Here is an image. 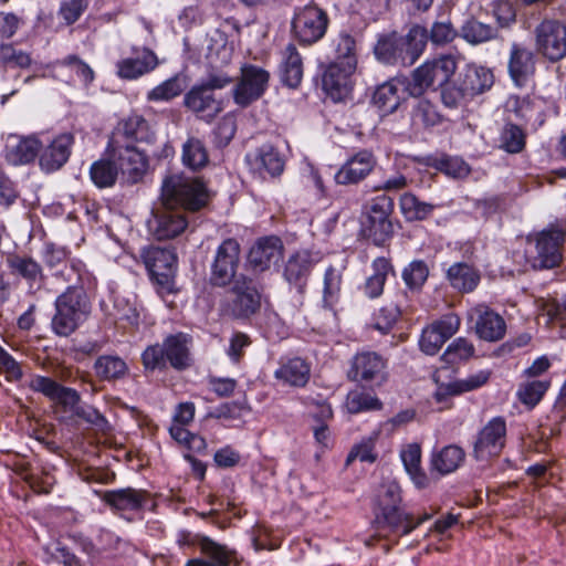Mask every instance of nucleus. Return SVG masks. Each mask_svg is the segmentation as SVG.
<instances>
[{"mask_svg":"<svg viewBox=\"0 0 566 566\" xmlns=\"http://www.w3.org/2000/svg\"><path fill=\"white\" fill-rule=\"evenodd\" d=\"M161 206L153 210L148 220L151 234L159 241L182 234L189 221L186 211H199L210 201V193L200 178L171 174L164 178L160 190Z\"/></svg>","mask_w":566,"mask_h":566,"instance_id":"nucleus-1","label":"nucleus"},{"mask_svg":"<svg viewBox=\"0 0 566 566\" xmlns=\"http://www.w3.org/2000/svg\"><path fill=\"white\" fill-rule=\"evenodd\" d=\"M427 43V28L415 24L406 35L396 31L379 35L374 54L384 64L411 66L421 56Z\"/></svg>","mask_w":566,"mask_h":566,"instance_id":"nucleus-2","label":"nucleus"},{"mask_svg":"<svg viewBox=\"0 0 566 566\" xmlns=\"http://www.w3.org/2000/svg\"><path fill=\"white\" fill-rule=\"evenodd\" d=\"M401 488L395 480L385 481L377 493L373 526L378 536L408 535L407 512L401 507Z\"/></svg>","mask_w":566,"mask_h":566,"instance_id":"nucleus-3","label":"nucleus"},{"mask_svg":"<svg viewBox=\"0 0 566 566\" xmlns=\"http://www.w3.org/2000/svg\"><path fill=\"white\" fill-rule=\"evenodd\" d=\"M51 319L52 332L60 337H69L88 318L92 304L86 291L71 290L61 293L54 302Z\"/></svg>","mask_w":566,"mask_h":566,"instance_id":"nucleus-4","label":"nucleus"},{"mask_svg":"<svg viewBox=\"0 0 566 566\" xmlns=\"http://www.w3.org/2000/svg\"><path fill=\"white\" fill-rule=\"evenodd\" d=\"M395 202L388 195L371 198L364 208L361 234L374 245L385 248L395 235L391 216Z\"/></svg>","mask_w":566,"mask_h":566,"instance_id":"nucleus-5","label":"nucleus"},{"mask_svg":"<svg viewBox=\"0 0 566 566\" xmlns=\"http://www.w3.org/2000/svg\"><path fill=\"white\" fill-rule=\"evenodd\" d=\"M455 70V57L450 54L427 61L415 69L406 80L405 91L411 97H421L428 90L436 91L449 82Z\"/></svg>","mask_w":566,"mask_h":566,"instance_id":"nucleus-6","label":"nucleus"},{"mask_svg":"<svg viewBox=\"0 0 566 566\" xmlns=\"http://www.w3.org/2000/svg\"><path fill=\"white\" fill-rule=\"evenodd\" d=\"M566 232L562 228L551 227L526 239L525 254L534 269H553L562 261V245Z\"/></svg>","mask_w":566,"mask_h":566,"instance_id":"nucleus-7","label":"nucleus"},{"mask_svg":"<svg viewBox=\"0 0 566 566\" xmlns=\"http://www.w3.org/2000/svg\"><path fill=\"white\" fill-rule=\"evenodd\" d=\"M327 12L315 3L295 7L291 20V36L302 46H311L321 41L328 29Z\"/></svg>","mask_w":566,"mask_h":566,"instance_id":"nucleus-8","label":"nucleus"},{"mask_svg":"<svg viewBox=\"0 0 566 566\" xmlns=\"http://www.w3.org/2000/svg\"><path fill=\"white\" fill-rule=\"evenodd\" d=\"M231 284V297L226 304L227 314L235 319H249L259 313L261 293L255 281L245 274H239Z\"/></svg>","mask_w":566,"mask_h":566,"instance_id":"nucleus-9","label":"nucleus"},{"mask_svg":"<svg viewBox=\"0 0 566 566\" xmlns=\"http://www.w3.org/2000/svg\"><path fill=\"white\" fill-rule=\"evenodd\" d=\"M241 247L237 239L228 238L217 248L210 264L209 282L216 287L229 286L239 276Z\"/></svg>","mask_w":566,"mask_h":566,"instance_id":"nucleus-10","label":"nucleus"},{"mask_svg":"<svg viewBox=\"0 0 566 566\" xmlns=\"http://www.w3.org/2000/svg\"><path fill=\"white\" fill-rule=\"evenodd\" d=\"M536 52L552 63L566 57V25L555 19H544L535 30Z\"/></svg>","mask_w":566,"mask_h":566,"instance_id":"nucleus-11","label":"nucleus"},{"mask_svg":"<svg viewBox=\"0 0 566 566\" xmlns=\"http://www.w3.org/2000/svg\"><path fill=\"white\" fill-rule=\"evenodd\" d=\"M388 360L374 350L357 352L350 359L347 378L360 384L382 385L388 379Z\"/></svg>","mask_w":566,"mask_h":566,"instance_id":"nucleus-12","label":"nucleus"},{"mask_svg":"<svg viewBox=\"0 0 566 566\" xmlns=\"http://www.w3.org/2000/svg\"><path fill=\"white\" fill-rule=\"evenodd\" d=\"M270 73L254 64H243L240 77L232 90L233 101L245 108L260 99L269 87Z\"/></svg>","mask_w":566,"mask_h":566,"instance_id":"nucleus-13","label":"nucleus"},{"mask_svg":"<svg viewBox=\"0 0 566 566\" xmlns=\"http://www.w3.org/2000/svg\"><path fill=\"white\" fill-rule=\"evenodd\" d=\"M154 283L169 291L177 270V254L172 249L149 245L140 254Z\"/></svg>","mask_w":566,"mask_h":566,"instance_id":"nucleus-14","label":"nucleus"},{"mask_svg":"<svg viewBox=\"0 0 566 566\" xmlns=\"http://www.w3.org/2000/svg\"><path fill=\"white\" fill-rule=\"evenodd\" d=\"M105 155L115 159L119 171L129 185L143 180L148 170V158L136 145L107 143Z\"/></svg>","mask_w":566,"mask_h":566,"instance_id":"nucleus-15","label":"nucleus"},{"mask_svg":"<svg viewBox=\"0 0 566 566\" xmlns=\"http://www.w3.org/2000/svg\"><path fill=\"white\" fill-rule=\"evenodd\" d=\"M507 437L506 420L497 416L490 419L476 433L472 457L476 461L499 457L505 448Z\"/></svg>","mask_w":566,"mask_h":566,"instance_id":"nucleus-16","label":"nucleus"},{"mask_svg":"<svg viewBox=\"0 0 566 566\" xmlns=\"http://www.w3.org/2000/svg\"><path fill=\"white\" fill-rule=\"evenodd\" d=\"M184 106L206 123H211L224 108L222 98L201 83L193 85L185 94Z\"/></svg>","mask_w":566,"mask_h":566,"instance_id":"nucleus-17","label":"nucleus"},{"mask_svg":"<svg viewBox=\"0 0 566 566\" xmlns=\"http://www.w3.org/2000/svg\"><path fill=\"white\" fill-rule=\"evenodd\" d=\"M159 64L157 54L146 46H133L130 55L116 63V75L126 81L137 80L153 72Z\"/></svg>","mask_w":566,"mask_h":566,"instance_id":"nucleus-18","label":"nucleus"},{"mask_svg":"<svg viewBox=\"0 0 566 566\" xmlns=\"http://www.w3.org/2000/svg\"><path fill=\"white\" fill-rule=\"evenodd\" d=\"M357 66L342 62H331L322 77L325 93L335 102L346 99L353 91L352 76Z\"/></svg>","mask_w":566,"mask_h":566,"instance_id":"nucleus-19","label":"nucleus"},{"mask_svg":"<svg viewBox=\"0 0 566 566\" xmlns=\"http://www.w3.org/2000/svg\"><path fill=\"white\" fill-rule=\"evenodd\" d=\"M155 139L156 135L151 130L147 119L139 114H130L117 124L108 143L122 145H136L137 143L153 144Z\"/></svg>","mask_w":566,"mask_h":566,"instance_id":"nucleus-20","label":"nucleus"},{"mask_svg":"<svg viewBox=\"0 0 566 566\" xmlns=\"http://www.w3.org/2000/svg\"><path fill=\"white\" fill-rule=\"evenodd\" d=\"M377 165V158L373 151L360 149L350 156L337 170L334 180L337 185H357L365 180Z\"/></svg>","mask_w":566,"mask_h":566,"instance_id":"nucleus-21","label":"nucleus"},{"mask_svg":"<svg viewBox=\"0 0 566 566\" xmlns=\"http://www.w3.org/2000/svg\"><path fill=\"white\" fill-rule=\"evenodd\" d=\"M283 251L284 245L279 237L269 235L260 238L249 251L248 265L254 272H264L282 259Z\"/></svg>","mask_w":566,"mask_h":566,"instance_id":"nucleus-22","label":"nucleus"},{"mask_svg":"<svg viewBox=\"0 0 566 566\" xmlns=\"http://www.w3.org/2000/svg\"><path fill=\"white\" fill-rule=\"evenodd\" d=\"M74 136L70 133H63L56 136L45 147L39 151V166L46 174L60 170L69 160Z\"/></svg>","mask_w":566,"mask_h":566,"instance_id":"nucleus-23","label":"nucleus"},{"mask_svg":"<svg viewBox=\"0 0 566 566\" xmlns=\"http://www.w3.org/2000/svg\"><path fill=\"white\" fill-rule=\"evenodd\" d=\"M536 62L534 52L520 43H512L507 62V71L513 83L525 87L535 74Z\"/></svg>","mask_w":566,"mask_h":566,"instance_id":"nucleus-24","label":"nucleus"},{"mask_svg":"<svg viewBox=\"0 0 566 566\" xmlns=\"http://www.w3.org/2000/svg\"><path fill=\"white\" fill-rule=\"evenodd\" d=\"M470 318L474 322V331L479 338L486 342L502 339L506 332L504 318L494 310L480 304L471 311Z\"/></svg>","mask_w":566,"mask_h":566,"instance_id":"nucleus-25","label":"nucleus"},{"mask_svg":"<svg viewBox=\"0 0 566 566\" xmlns=\"http://www.w3.org/2000/svg\"><path fill=\"white\" fill-rule=\"evenodd\" d=\"M41 147L42 143L36 135L10 134L6 139L4 157L13 166L27 165L38 157Z\"/></svg>","mask_w":566,"mask_h":566,"instance_id":"nucleus-26","label":"nucleus"},{"mask_svg":"<svg viewBox=\"0 0 566 566\" xmlns=\"http://www.w3.org/2000/svg\"><path fill=\"white\" fill-rule=\"evenodd\" d=\"M98 495L112 510L123 512L142 511L149 500V493L146 490L134 488L102 491Z\"/></svg>","mask_w":566,"mask_h":566,"instance_id":"nucleus-27","label":"nucleus"},{"mask_svg":"<svg viewBox=\"0 0 566 566\" xmlns=\"http://www.w3.org/2000/svg\"><path fill=\"white\" fill-rule=\"evenodd\" d=\"M274 378L283 386L303 388L311 378V365L301 357H282Z\"/></svg>","mask_w":566,"mask_h":566,"instance_id":"nucleus-28","label":"nucleus"},{"mask_svg":"<svg viewBox=\"0 0 566 566\" xmlns=\"http://www.w3.org/2000/svg\"><path fill=\"white\" fill-rule=\"evenodd\" d=\"M198 547L202 558L189 559L186 566H231L237 563V553L209 537H201Z\"/></svg>","mask_w":566,"mask_h":566,"instance_id":"nucleus-29","label":"nucleus"},{"mask_svg":"<svg viewBox=\"0 0 566 566\" xmlns=\"http://www.w3.org/2000/svg\"><path fill=\"white\" fill-rule=\"evenodd\" d=\"M6 262L10 274L23 279L31 290H39L44 285L45 275L42 266L31 256L8 253Z\"/></svg>","mask_w":566,"mask_h":566,"instance_id":"nucleus-30","label":"nucleus"},{"mask_svg":"<svg viewBox=\"0 0 566 566\" xmlns=\"http://www.w3.org/2000/svg\"><path fill=\"white\" fill-rule=\"evenodd\" d=\"M460 90L472 99L476 95L490 90L494 83L492 71L485 66L468 64L457 78Z\"/></svg>","mask_w":566,"mask_h":566,"instance_id":"nucleus-31","label":"nucleus"},{"mask_svg":"<svg viewBox=\"0 0 566 566\" xmlns=\"http://www.w3.org/2000/svg\"><path fill=\"white\" fill-rule=\"evenodd\" d=\"M314 260L310 252L298 251L290 255L284 264L283 276L302 293L307 284L314 268Z\"/></svg>","mask_w":566,"mask_h":566,"instance_id":"nucleus-32","label":"nucleus"},{"mask_svg":"<svg viewBox=\"0 0 566 566\" xmlns=\"http://www.w3.org/2000/svg\"><path fill=\"white\" fill-rule=\"evenodd\" d=\"M2 465H4L15 475L17 483L21 481L23 485H27L29 489L35 492H48V490L40 486L39 479L34 476L32 473H30L29 462L25 460L24 457L17 453H11L9 451H2ZM21 491L22 494L17 488H11V493L14 496H27V493L24 492V486H22Z\"/></svg>","mask_w":566,"mask_h":566,"instance_id":"nucleus-33","label":"nucleus"},{"mask_svg":"<svg viewBox=\"0 0 566 566\" xmlns=\"http://www.w3.org/2000/svg\"><path fill=\"white\" fill-rule=\"evenodd\" d=\"M449 285L461 294L472 293L481 281L480 271L468 262H455L446 271Z\"/></svg>","mask_w":566,"mask_h":566,"instance_id":"nucleus-34","label":"nucleus"},{"mask_svg":"<svg viewBox=\"0 0 566 566\" xmlns=\"http://www.w3.org/2000/svg\"><path fill=\"white\" fill-rule=\"evenodd\" d=\"M191 337L185 333L168 335L164 342L168 365L176 370H185L191 365Z\"/></svg>","mask_w":566,"mask_h":566,"instance_id":"nucleus-35","label":"nucleus"},{"mask_svg":"<svg viewBox=\"0 0 566 566\" xmlns=\"http://www.w3.org/2000/svg\"><path fill=\"white\" fill-rule=\"evenodd\" d=\"M398 86L399 81L391 78L379 84L374 90L370 104L377 109L380 116H388L398 111L401 104Z\"/></svg>","mask_w":566,"mask_h":566,"instance_id":"nucleus-36","label":"nucleus"},{"mask_svg":"<svg viewBox=\"0 0 566 566\" xmlns=\"http://www.w3.org/2000/svg\"><path fill=\"white\" fill-rule=\"evenodd\" d=\"M413 161L420 166L434 168L452 178H465L471 172L470 166L463 159L449 155L415 157Z\"/></svg>","mask_w":566,"mask_h":566,"instance_id":"nucleus-37","label":"nucleus"},{"mask_svg":"<svg viewBox=\"0 0 566 566\" xmlns=\"http://www.w3.org/2000/svg\"><path fill=\"white\" fill-rule=\"evenodd\" d=\"M281 82L291 88L300 86L303 78V60L295 44L289 43L282 52L280 64Z\"/></svg>","mask_w":566,"mask_h":566,"instance_id":"nucleus-38","label":"nucleus"},{"mask_svg":"<svg viewBox=\"0 0 566 566\" xmlns=\"http://www.w3.org/2000/svg\"><path fill=\"white\" fill-rule=\"evenodd\" d=\"M416 98L410 113L411 125L415 128L429 130L443 122V115L430 99L423 96Z\"/></svg>","mask_w":566,"mask_h":566,"instance_id":"nucleus-39","label":"nucleus"},{"mask_svg":"<svg viewBox=\"0 0 566 566\" xmlns=\"http://www.w3.org/2000/svg\"><path fill=\"white\" fill-rule=\"evenodd\" d=\"M252 164L258 170H263L271 177H277L284 170L285 156L277 147L271 144H263L255 150Z\"/></svg>","mask_w":566,"mask_h":566,"instance_id":"nucleus-40","label":"nucleus"},{"mask_svg":"<svg viewBox=\"0 0 566 566\" xmlns=\"http://www.w3.org/2000/svg\"><path fill=\"white\" fill-rule=\"evenodd\" d=\"M371 269L373 274L366 279L361 289L367 297L377 298L384 292L388 274H395V269L390 259L385 256L376 258L371 263Z\"/></svg>","mask_w":566,"mask_h":566,"instance_id":"nucleus-41","label":"nucleus"},{"mask_svg":"<svg viewBox=\"0 0 566 566\" xmlns=\"http://www.w3.org/2000/svg\"><path fill=\"white\" fill-rule=\"evenodd\" d=\"M465 460L464 450L457 444H449L431 454V469L441 475L454 472Z\"/></svg>","mask_w":566,"mask_h":566,"instance_id":"nucleus-42","label":"nucleus"},{"mask_svg":"<svg viewBox=\"0 0 566 566\" xmlns=\"http://www.w3.org/2000/svg\"><path fill=\"white\" fill-rule=\"evenodd\" d=\"M96 377L103 381H116L124 379L129 368L127 363L117 355H101L93 365Z\"/></svg>","mask_w":566,"mask_h":566,"instance_id":"nucleus-43","label":"nucleus"},{"mask_svg":"<svg viewBox=\"0 0 566 566\" xmlns=\"http://www.w3.org/2000/svg\"><path fill=\"white\" fill-rule=\"evenodd\" d=\"M461 36L470 44H481L500 39L499 28L484 23L474 17L464 21L460 29Z\"/></svg>","mask_w":566,"mask_h":566,"instance_id":"nucleus-44","label":"nucleus"},{"mask_svg":"<svg viewBox=\"0 0 566 566\" xmlns=\"http://www.w3.org/2000/svg\"><path fill=\"white\" fill-rule=\"evenodd\" d=\"M118 174L115 159L107 155L94 161L90 168V178L99 189L112 188L117 181Z\"/></svg>","mask_w":566,"mask_h":566,"instance_id":"nucleus-45","label":"nucleus"},{"mask_svg":"<svg viewBox=\"0 0 566 566\" xmlns=\"http://www.w3.org/2000/svg\"><path fill=\"white\" fill-rule=\"evenodd\" d=\"M181 161L192 171H199L208 166L209 154L203 140L198 137H189L182 145Z\"/></svg>","mask_w":566,"mask_h":566,"instance_id":"nucleus-46","label":"nucleus"},{"mask_svg":"<svg viewBox=\"0 0 566 566\" xmlns=\"http://www.w3.org/2000/svg\"><path fill=\"white\" fill-rule=\"evenodd\" d=\"M430 275V268L424 260L416 259L401 271V279L411 294H420Z\"/></svg>","mask_w":566,"mask_h":566,"instance_id":"nucleus-47","label":"nucleus"},{"mask_svg":"<svg viewBox=\"0 0 566 566\" xmlns=\"http://www.w3.org/2000/svg\"><path fill=\"white\" fill-rule=\"evenodd\" d=\"M334 52L333 62L357 66V43L355 36L347 30L339 31L331 42Z\"/></svg>","mask_w":566,"mask_h":566,"instance_id":"nucleus-48","label":"nucleus"},{"mask_svg":"<svg viewBox=\"0 0 566 566\" xmlns=\"http://www.w3.org/2000/svg\"><path fill=\"white\" fill-rule=\"evenodd\" d=\"M400 210L406 221H423L428 219L436 209V206L421 201L416 195L406 192L399 200Z\"/></svg>","mask_w":566,"mask_h":566,"instance_id":"nucleus-49","label":"nucleus"},{"mask_svg":"<svg viewBox=\"0 0 566 566\" xmlns=\"http://www.w3.org/2000/svg\"><path fill=\"white\" fill-rule=\"evenodd\" d=\"M53 276L67 284L65 291H85L86 285L91 283V275L81 262L64 264L62 269L53 273Z\"/></svg>","mask_w":566,"mask_h":566,"instance_id":"nucleus-50","label":"nucleus"},{"mask_svg":"<svg viewBox=\"0 0 566 566\" xmlns=\"http://www.w3.org/2000/svg\"><path fill=\"white\" fill-rule=\"evenodd\" d=\"M525 145V132L518 125L506 123L499 136V147L507 154H518Z\"/></svg>","mask_w":566,"mask_h":566,"instance_id":"nucleus-51","label":"nucleus"},{"mask_svg":"<svg viewBox=\"0 0 566 566\" xmlns=\"http://www.w3.org/2000/svg\"><path fill=\"white\" fill-rule=\"evenodd\" d=\"M458 35L459 33L448 15H441L432 23L430 30L427 29L428 41L437 46L451 43Z\"/></svg>","mask_w":566,"mask_h":566,"instance_id":"nucleus-52","label":"nucleus"},{"mask_svg":"<svg viewBox=\"0 0 566 566\" xmlns=\"http://www.w3.org/2000/svg\"><path fill=\"white\" fill-rule=\"evenodd\" d=\"M551 386L549 380L532 379L520 384L517 389L518 400L530 408L535 407Z\"/></svg>","mask_w":566,"mask_h":566,"instance_id":"nucleus-53","label":"nucleus"},{"mask_svg":"<svg viewBox=\"0 0 566 566\" xmlns=\"http://www.w3.org/2000/svg\"><path fill=\"white\" fill-rule=\"evenodd\" d=\"M184 91V85L180 75H175L159 85L155 86L147 93V99L149 102H163L170 101L179 96Z\"/></svg>","mask_w":566,"mask_h":566,"instance_id":"nucleus-54","label":"nucleus"},{"mask_svg":"<svg viewBox=\"0 0 566 566\" xmlns=\"http://www.w3.org/2000/svg\"><path fill=\"white\" fill-rule=\"evenodd\" d=\"M474 346L464 337L454 339L441 356L448 365H455L462 360H467L474 355Z\"/></svg>","mask_w":566,"mask_h":566,"instance_id":"nucleus-55","label":"nucleus"},{"mask_svg":"<svg viewBox=\"0 0 566 566\" xmlns=\"http://www.w3.org/2000/svg\"><path fill=\"white\" fill-rule=\"evenodd\" d=\"M29 53L18 50L12 45L2 44V72L8 73L14 69H28L31 65Z\"/></svg>","mask_w":566,"mask_h":566,"instance_id":"nucleus-56","label":"nucleus"},{"mask_svg":"<svg viewBox=\"0 0 566 566\" xmlns=\"http://www.w3.org/2000/svg\"><path fill=\"white\" fill-rule=\"evenodd\" d=\"M142 363L146 370H165L167 369L168 361L164 345L148 346L142 354Z\"/></svg>","mask_w":566,"mask_h":566,"instance_id":"nucleus-57","label":"nucleus"},{"mask_svg":"<svg viewBox=\"0 0 566 566\" xmlns=\"http://www.w3.org/2000/svg\"><path fill=\"white\" fill-rule=\"evenodd\" d=\"M429 326L432 329H436V332L447 342L459 331L461 326V317L454 312H449L432 322Z\"/></svg>","mask_w":566,"mask_h":566,"instance_id":"nucleus-58","label":"nucleus"},{"mask_svg":"<svg viewBox=\"0 0 566 566\" xmlns=\"http://www.w3.org/2000/svg\"><path fill=\"white\" fill-rule=\"evenodd\" d=\"M381 407V401L369 394L354 392L347 398V408L350 413H358L366 410H379Z\"/></svg>","mask_w":566,"mask_h":566,"instance_id":"nucleus-59","label":"nucleus"},{"mask_svg":"<svg viewBox=\"0 0 566 566\" xmlns=\"http://www.w3.org/2000/svg\"><path fill=\"white\" fill-rule=\"evenodd\" d=\"M88 7V0H63L59 8V15L66 25L74 24Z\"/></svg>","mask_w":566,"mask_h":566,"instance_id":"nucleus-60","label":"nucleus"},{"mask_svg":"<svg viewBox=\"0 0 566 566\" xmlns=\"http://www.w3.org/2000/svg\"><path fill=\"white\" fill-rule=\"evenodd\" d=\"M493 15L497 28H510L516 22V9L510 0H495L493 2Z\"/></svg>","mask_w":566,"mask_h":566,"instance_id":"nucleus-61","label":"nucleus"},{"mask_svg":"<svg viewBox=\"0 0 566 566\" xmlns=\"http://www.w3.org/2000/svg\"><path fill=\"white\" fill-rule=\"evenodd\" d=\"M507 106L511 112H513L516 117L522 120L530 122L537 113L534 99L531 96H514L511 97L507 102Z\"/></svg>","mask_w":566,"mask_h":566,"instance_id":"nucleus-62","label":"nucleus"},{"mask_svg":"<svg viewBox=\"0 0 566 566\" xmlns=\"http://www.w3.org/2000/svg\"><path fill=\"white\" fill-rule=\"evenodd\" d=\"M544 311L549 322L558 324L562 328V336L566 337V298H553L545 303Z\"/></svg>","mask_w":566,"mask_h":566,"instance_id":"nucleus-63","label":"nucleus"},{"mask_svg":"<svg viewBox=\"0 0 566 566\" xmlns=\"http://www.w3.org/2000/svg\"><path fill=\"white\" fill-rule=\"evenodd\" d=\"M441 87V102L448 108H458L465 101H469L470 97L460 90V84L458 81L454 83L447 82Z\"/></svg>","mask_w":566,"mask_h":566,"instance_id":"nucleus-64","label":"nucleus"}]
</instances>
